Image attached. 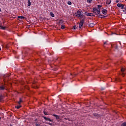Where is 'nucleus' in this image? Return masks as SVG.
Instances as JSON below:
<instances>
[{"label":"nucleus","mask_w":126,"mask_h":126,"mask_svg":"<svg viewBox=\"0 0 126 126\" xmlns=\"http://www.w3.org/2000/svg\"><path fill=\"white\" fill-rule=\"evenodd\" d=\"M21 107H22L21 105L19 104V105H17L16 106V109H20V108H21Z\"/></svg>","instance_id":"nucleus-17"},{"label":"nucleus","mask_w":126,"mask_h":126,"mask_svg":"<svg viewBox=\"0 0 126 126\" xmlns=\"http://www.w3.org/2000/svg\"><path fill=\"white\" fill-rule=\"evenodd\" d=\"M122 4H121V3H118L117 4V6L118 7H121V6H122Z\"/></svg>","instance_id":"nucleus-22"},{"label":"nucleus","mask_w":126,"mask_h":126,"mask_svg":"<svg viewBox=\"0 0 126 126\" xmlns=\"http://www.w3.org/2000/svg\"><path fill=\"white\" fill-rule=\"evenodd\" d=\"M107 13L108 10H107V9H104L102 10V14H104V15H106Z\"/></svg>","instance_id":"nucleus-5"},{"label":"nucleus","mask_w":126,"mask_h":126,"mask_svg":"<svg viewBox=\"0 0 126 126\" xmlns=\"http://www.w3.org/2000/svg\"><path fill=\"white\" fill-rule=\"evenodd\" d=\"M71 76H73V77H74V76H76V75H77V74L73 73H71Z\"/></svg>","instance_id":"nucleus-15"},{"label":"nucleus","mask_w":126,"mask_h":126,"mask_svg":"<svg viewBox=\"0 0 126 126\" xmlns=\"http://www.w3.org/2000/svg\"><path fill=\"white\" fill-rule=\"evenodd\" d=\"M116 49H118V46H116Z\"/></svg>","instance_id":"nucleus-38"},{"label":"nucleus","mask_w":126,"mask_h":126,"mask_svg":"<svg viewBox=\"0 0 126 126\" xmlns=\"http://www.w3.org/2000/svg\"><path fill=\"white\" fill-rule=\"evenodd\" d=\"M42 118H43V119L45 120V121H49V122H53V120H51L50 118H48L45 116H43Z\"/></svg>","instance_id":"nucleus-7"},{"label":"nucleus","mask_w":126,"mask_h":126,"mask_svg":"<svg viewBox=\"0 0 126 126\" xmlns=\"http://www.w3.org/2000/svg\"><path fill=\"white\" fill-rule=\"evenodd\" d=\"M99 78H101V77H99Z\"/></svg>","instance_id":"nucleus-47"},{"label":"nucleus","mask_w":126,"mask_h":126,"mask_svg":"<svg viewBox=\"0 0 126 126\" xmlns=\"http://www.w3.org/2000/svg\"><path fill=\"white\" fill-rule=\"evenodd\" d=\"M22 102H23V100H22V98H20L19 101L18 102V104H19V105H20V104H21V103H22Z\"/></svg>","instance_id":"nucleus-9"},{"label":"nucleus","mask_w":126,"mask_h":126,"mask_svg":"<svg viewBox=\"0 0 126 126\" xmlns=\"http://www.w3.org/2000/svg\"><path fill=\"white\" fill-rule=\"evenodd\" d=\"M50 15L52 17H55V14L53 12H50Z\"/></svg>","instance_id":"nucleus-18"},{"label":"nucleus","mask_w":126,"mask_h":126,"mask_svg":"<svg viewBox=\"0 0 126 126\" xmlns=\"http://www.w3.org/2000/svg\"><path fill=\"white\" fill-rule=\"evenodd\" d=\"M10 75L9 74H6L3 75V77L4 78H7V77H9Z\"/></svg>","instance_id":"nucleus-11"},{"label":"nucleus","mask_w":126,"mask_h":126,"mask_svg":"<svg viewBox=\"0 0 126 126\" xmlns=\"http://www.w3.org/2000/svg\"><path fill=\"white\" fill-rule=\"evenodd\" d=\"M87 2H88V3H91L92 2V0H87Z\"/></svg>","instance_id":"nucleus-26"},{"label":"nucleus","mask_w":126,"mask_h":126,"mask_svg":"<svg viewBox=\"0 0 126 126\" xmlns=\"http://www.w3.org/2000/svg\"><path fill=\"white\" fill-rule=\"evenodd\" d=\"M5 89V88L4 87V86L2 85L0 86V90H4Z\"/></svg>","instance_id":"nucleus-13"},{"label":"nucleus","mask_w":126,"mask_h":126,"mask_svg":"<svg viewBox=\"0 0 126 126\" xmlns=\"http://www.w3.org/2000/svg\"><path fill=\"white\" fill-rule=\"evenodd\" d=\"M67 4H68L69 5H71V1H68V2H67Z\"/></svg>","instance_id":"nucleus-27"},{"label":"nucleus","mask_w":126,"mask_h":126,"mask_svg":"<svg viewBox=\"0 0 126 126\" xmlns=\"http://www.w3.org/2000/svg\"><path fill=\"white\" fill-rule=\"evenodd\" d=\"M102 16H103V15L99 14L98 17H99V18H102Z\"/></svg>","instance_id":"nucleus-29"},{"label":"nucleus","mask_w":126,"mask_h":126,"mask_svg":"<svg viewBox=\"0 0 126 126\" xmlns=\"http://www.w3.org/2000/svg\"><path fill=\"white\" fill-rule=\"evenodd\" d=\"M10 126H12V125L10 124Z\"/></svg>","instance_id":"nucleus-42"},{"label":"nucleus","mask_w":126,"mask_h":126,"mask_svg":"<svg viewBox=\"0 0 126 126\" xmlns=\"http://www.w3.org/2000/svg\"><path fill=\"white\" fill-rule=\"evenodd\" d=\"M53 117H55L56 120H59V119H60V116H59L58 115H56V114H53Z\"/></svg>","instance_id":"nucleus-8"},{"label":"nucleus","mask_w":126,"mask_h":126,"mask_svg":"<svg viewBox=\"0 0 126 126\" xmlns=\"http://www.w3.org/2000/svg\"><path fill=\"white\" fill-rule=\"evenodd\" d=\"M107 43H108L107 41L104 42V45H108V44H107Z\"/></svg>","instance_id":"nucleus-30"},{"label":"nucleus","mask_w":126,"mask_h":126,"mask_svg":"<svg viewBox=\"0 0 126 126\" xmlns=\"http://www.w3.org/2000/svg\"><path fill=\"white\" fill-rule=\"evenodd\" d=\"M85 14L87 16H93V13H88V12H85Z\"/></svg>","instance_id":"nucleus-6"},{"label":"nucleus","mask_w":126,"mask_h":126,"mask_svg":"<svg viewBox=\"0 0 126 126\" xmlns=\"http://www.w3.org/2000/svg\"><path fill=\"white\" fill-rule=\"evenodd\" d=\"M64 28H65V26H64L63 25H62L61 26V29H64Z\"/></svg>","instance_id":"nucleus-21"},{"label":"nucleus","mask_w":126,"mask_h":126,"mask_svg":"<svg viewBox=\"0 0 126 126\" xmlns=\"http://www.w3.org/2000/svg\"><path fill=\"white\" fill-rule=\"evenodd\" d=\"M100 7H102V5H97V9H100Z\"/></svg>","instance_id":"nucleus-23"},{"label":"nucleus","mask_w":126,"mask_h":126,"mask_svg":"<svg viewBox=\"0 0 126 126\" xmlns=\"http://www.w3.org/2000/svg\"><path fill=\"white\" fill-rule=\"evenodd\" d=\"M89 27H94V26H95V24H94V23H90L89 24Z\"/></svg>","instance_id":"nucleus-12"},{"label":"nucleus","mask_w":126,"mask_h":126,"mask_svg":"<svg viewBox=\"0 0 126 126\" xmlns=\"http://www.w3.org/2000/svg\"><path fill=\"white\" fill-rule=\"evenodd\" d=\"M1 11V9L0 8V12Z\"/></svg>","instance_id":"nucleus-39"},{"label":"nucleus","mask_w":126,"mask_h":126,"mask_svg":"<svg viewBox=\"0 0 126 126\" xmlns=\"http://www.w3.org/2000/svg\"><path fill=\"white\" fill-rule=\"evenodd\" d=\"M104 8H102V9H103Z\"/></svg>","instance_id":"nucleus-46"},{"label":"nucleus","mask_w":126,"mask_h":126,"mask_svg":"<svg viewBox=\"0 0 126 126\" xmlns=\"http://www.w3.org/2000/svg\"><path fill=\"white\" fill-rule=\"evenodd\" d=\"M37 88H38V87H36Z\"/></svg>","instance_id":"nucleus-48"},{"label":"nucleus","mask_w":126,"mask_h":126,"mask_svg":"<svg viewBox=\"0 0 126 126\" xmlns=\"http://www.w3.org/2000/svg\"><path fill=\"white\" fill-rule=\"evenodd\" d=\"M111 2H112V0H106V4H111Z\"/></svg>","instance_id":"nucleus-10"},{"label":"nucleus","mask_w":126,"mask_h":126,"mask_svg":"<svg viewBox=\"0 0 126 126\" xmlns=\"http://www.w3.org/2000/svg\"><path fill=\"white\" fill-rule=\"evenodd\" d=\"M2 99H3V97L2 96V95H0V102H1Z\"/></svg>","instance_id":"nucleus-19"},{"label":"nucleus","mask_w":126,"mask_h":126,"mask_svg":"<svg viewBox=\"0 0 126 126\" xmlns=\"http://www.w3.org/2000/svg\"><path fill=\"white\" fill-rule=\"evenodd\" d=\"M121 72H120L121 75L122 76H125V74L126 73V69H125L124 68H122L121 69Z\"/></svg>","instance_id":"nucleus-3"},{"label":"nucleus","mask_w":126,"mask_h":126,"mask_svg":"<svg viewBox=\"0 0 126 126\" xmlns=\"http://www.w3.org/2000/svg\"><path fill=\"white\" fill-rule=\"evenodd\" d=\"M121 126H126V122L123 123L122 125Z\"/></svg>","instance_id":"nucleus-25"},{"label":"nucleus","mask_w":126,"mask_h":126,"mask_svg":"<svg viewBox=\"0 0 126 126\" xmlns=\"http://www.w3.org/2000/svg\"><path fill=\"white\" fill-rule=\"evenodd\" d=\"M48 125H50V126H52V123H49Z\"/></svg>","instance_id":"nucleus-37"},{"label":"nucleus","mask_w":126,"mask_h":126,"mask_svg":"<svg viewBox=\"0 0 126 126\" xmlns=\"http://www.w3.org/2000/svg\"><path fill=\"white\" fill-rule=\"evenodd\" d=\"M116 3H118V2H120V0H116Z\"/></svg>","instance_id":"nucleus-34"},{"label":"nucleus","mask_w":126,"mask_h":126,"mask_svg":"<svg viewBox=\"0 0 126 126\" xmlns=\"http://www.w3.org/2000/svg\"><path fill=\"white\" fill-rule=\"evenodd\" d=\"M43 113H44V115H48L47 114V112H46V111H43Z\"/></svg>","instance_id":"nucleus-32"},{"label":"nucleus","mask_w":126,"mask_h":126,"mask_svg":"<svg viewBox=\"0 0 126 126\" xmlns=\"http://www.w3.org/2000/svg\"><path fill=\"white\" fill-rule=\"evenodd\" d=\"M117 81V80H115V81Z\"/></svg>","instance_id":"nucleus-45"},{"label":"nucleus","mask_w":126,"mask_h":126,"mask_svg":"<svg viewBox=\"0 0 126 126\" xmlns=\"http://www.w3.org/2000/svg\"><path fill=\"white\" fill-rule=\"evenodd\" d=\"M105 88H101V90L102 91H103V90H105Z\"/></svg>","instance_id":"nucleus-31"},{"label":"nucleus","mask_w":126,"mask_h":126,"mask_svg":"<svg viewBox=\"0 0 126 126\" xmlns=\"http://www.w3.org/2000/svg\"><path fill=\"white\" fill-rule=\"evenodd\" d=\"M2 29H3V30H4V29H5V27H2Z\"/></svg>","instance_id":"nucleus-36"},{"label":"nucleus","mask_w":126,"mask_h":126,"mask_svg":"<svg viewBox=\"0 0 126 126\" xmlns=\"http://www.w3.org/2000/svg\"><path fill=\"white\" fill-rule=\"evenodd\" d=\"M125 10H126V7H125Z\"/></svg>","instance_id":"nucleus-40"},{"label":"nucleus","mask_w":126,"mask_h":126,"mask_svg":"<svg viewBox=\"0 0 126 126\" xmlns=\"http://www.w3.org/2000/svg\"><path fill=\"white\" fill-rule=\"evenodd\" d=\"M121 9H124V8L125 9V5H123V4L121 5Z\"/></svg>","instance_id":"nucleus-24"},{"label":"nucleus","mask_w":126,"mask_h":126,"mask_svg":"<svg viewBox=\"0 0 126 126\" xmlns=\"http://www.w3.org/2000/svg\"><path fill=\"white\" fill-rule=\"evenodd\" d=\"M84 21H85V20L82 19L80 20V23H79V28L80 29H81L82 27H83V24H84Z\"/></svg>","instance_id":"nucleus-4"},{"label":"nucleus","mask_w":126,"mask_h":126,"mask_svg":"<svg viewBox=\"0 0 126 126\" xmlns=\"http://www.w3.org/2000/svg\"><path fill=\"white\" fill-rule=\"evenodd\" d=\"M93 12L95 13V15H98L100 14L101 11H100V9H97V8H94L93 9Z\"/></svg>","instance_id":"nucleus-2"},{"label":"nucleus","mask_w":126,"mask_h":126,"mask_svg":"<svg viewBox=\"0 0 126 126\" xmlns=\"http://www.w3.org/2000/svg\"><path fill=\"white\" fill-rule=\"evenodd\" d=\"M123 12H124V13H125V14H126V10H123Z\"/></svg>","instance_id":"nucleus-35"},{"label":"nucleus","mask_w":126,"mask_h":126,"mask_svg":"<svg viewBox=\"0 0 126 126\" xmlns=\"http://www.w3.org/2000/svg\"><path fill=\"white\" fill-rule=\"evenodd\" d=\"M73 29L74 30H76V26H74L73 27Z\"/></svg>","instance_id":"nucleus-28"},{"label":"nucleus","mask_w":126,"mask_h":126,"mask_svg":"<svg viewBox=\"0 0 126 126\" xmlns=\"http://www.w3.org/2000/svg\"><path fill=\"white\" fill-rule=\"evenodd\" d=\"M35 126H41V125L38 124H35Z\"/></svg>","instance_id":"nucleus-33"},{"label":"nucleus","mask_w":126,"mask_h":126,"mask_svg":"<svg viewBox=\"0 0 126 126\" xmlns=\"http://www.w3.org/2000/svg\"><path fill=\"white\" fill-rule=\"evenodd\" d=\"M5 80H4V82H5Z\"/></svg>","instance_id":"nucleus-43"},{"label":"nucleus","mask_w":126,"mask_h":126,"mask_svg":"<svg viewBox=\"0 0 126 126\" xmlns=\"http://www.w3.org/2000/svg\"><path fill=\"white\" fill-rule=\"evenodd\" d=\"M0 50H1V49L0 47Z\"/></svg>","instance_id":"nucleus-44"},{"label":"nucleus","mask_w":126,"mask_h":126,"mask_svg":"<svg viewBox=\"0 0 126 126\" xmlns=\"http://www.w3.org/2000/svg\"><path fill=\"white\" fill-rule=\"evenodd\" d=\"M31 6V0H28V6Z\"/></svg>","instance_id":"nucleus-14"},{"label":"nucleus","mask_w":126,"mask_h":126,"mask_svg":"<svg viewBox=\"0 0 126 126\" xmlns=\"http://www.w3.org/2000/svg\"><path fill=\"white\" fill-rule=\"evenodd\" d=\"M76 17H79V18H83V12L80 10H78L75 13Z\"/></svg>","instance_id":"nucleus-1"},{"label":"nucleus","mask_w":126,"mask_h":126,"mask_svg":"<svg viewBox=\"0 0 126 126\" xmlns=\"http://www.w3.org/2000/svg\"><path fill=\"white\" fill-rule=\"evenodd\" d=\"M0 120H1V118L0 117Z\"/></svg>","instance_id":"nucleus-41"},{"label":"nucleus","mask_w":126,"mask_h":126,"mask_svg":"<svg viewBox=\"0 0 126 126\" xmlns=\"http://www.w3.org/2000/svg\"><path fill=\"white\" fill-rule=\"evenodd\" d=\"M59 23V24H63V20H60Z\"/></svg>","instance_id":"nucleus-16"},{"label":"nucleus","mask_w":126,"mask_h":126,"mask_svg":"<svg viewBox=\"0 0 126 126\" xmlns=\"http://www.w3.org/2000/svg\"><path fill=\"white\" fill-rule=\"evenodd\" d=\"M18 18H20L21 19H24V17L22 16H19Z\"/></svg>","instance_id":"nucleus-20"}]
</instances>
